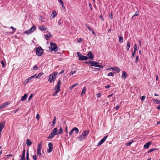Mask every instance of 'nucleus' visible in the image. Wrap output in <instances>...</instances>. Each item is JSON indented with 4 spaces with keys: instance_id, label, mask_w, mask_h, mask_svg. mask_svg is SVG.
<instances>
[{
    "instance_id": "obj_1",
    "label": "nucleus",
    "mask_w": 160,
    "mask_h": 160,
    "mask_svg": "<svg viewBox=\"0 0 160 160\" xmlns=\"http://www.w3.org/2000/svg\"><path fill=\"white\" fill-rule=\"evenodd\" d=\"M89 131L88 130L84 131L82 134L78 138V140L79 141H81L84 138H85L88 134Z\"/></svg>"
},
{
    "instance_id": "obj_2",
    "label": "nucleus",
    "mask_w": 160,
    "mask_h": 160,
    "mask_svg": "<svg viewBox=\"0 0 160 160\" xmlns=\"http://www.w3.org/2000/svg\"><path fill=\"white\" fill-rule=\"evenodd\" d=\"M84 63H85L87 64H90L91 66H94L95 67H98L99 68H102L103 67V66L98 65L99 63L98 62H95L89 61L88 62L86 61L84 62Z\"/></svg>"
},
{
    "instance_id": "obj_3",
    "label": "nucleus",
    "mask_w": 160,
    "mask_h": 160,
    "mask_svg": "<svg viewBox=\"0 0 160 160\" xmlns=\"http://www.w3.org/2000/svg\"><path fill=\"white\" fill-rule=\"evenodd\" d=\"M58 73L57 72H54L49 75L48 81L51 83L52 81H54L56 78V76L57 75Z\"/></svg>"
},
{
    "instance_id": "obj_4",
    "label": "nucleus",
    "mask_w": 160,
    "mask_h": 160,
    "mask_svg": "<svg viewBox=\"0 0 160 160\" xmlns=\"http://www.w3.org/2000/svg\"><path fill=\"white\" fill-rule=\"evenodd\" d=\"M34 50L36 52V54L39 56H40L43 54V50L42 48L40 47H38L35 48Z\"/></svg>"
},
{
    "instance_id": "obj_5",
    "label": "nucleus",
    "mask_w": 160,
    "mask_h": 160,
    "mask_svg": "<svg viewBox=\"0 0 160 160\" xmlns=\"http://www.w3.org/2000/svg\"><path fill=\"white\" fill-rule=\"evenodd\" d=\"M50 46L51 47V48L52 51L55 52L57 51H58V48L56 45V44L52 42H50Z\"/></svg>"
},
{
    "instance_id": "obj_6",
    "label": "nucleus",
    "mask_w": 160,
    "mask_h": 160,
    "mask_svg": "<svg viewBox=\"0 0 160 160\" xmlns=\"http://www.w3.org/2000/svg\"><path fill=\"white\" fill-rule=\"evenodd\" d=\"M36 28V27L35 25H33L30 29L28 31H25L24 33L26 34H29L32 33L33 32Z\"/></svg>"
},
{
    "instance_id": "obj_7",
    "label": "nucleus",
    "mask_w": 160,
    "mask_h": 160,
    "mask_svg": "<svg viewBox=\"0 0 160 160\" xmlns=\"http://www.w3.org/2000/svg\"><path fill=\"white\" fill-rule=\"evenodd\" d=\"M74 131L75 132V133L78 134L79 132L78 129L76 127H74L69 132V136H71L72 135Z\"/></svg>"
},
{
    "instance_id": "obj_8",
    "label": "nucleus",
    "mask_w": 160,
    "mask_h": 160,
    "mask_svg": "<svg viewBox=\"0 0 160 160\" xmlns=\"http://www.w3.org/2000/svg\"><path fill=\"white\" fill-rule=\"evenodd\" d=\"M49 148L47 149V152L49 153L52 152L53 149V146L52 143L50 142L48 144Z\"/></svg>"
},
{
    "instance_id": "obj_9",
    "label": "nucleus",
    "mask_w": 160,
    "mask_h": 160,
    "mask_svg": "<svg viewBox=\"0 0 160 160\" xmlns=\"http://www.w3.org/2000/svg\"><path fill=\"white\" fill-rule=\"evenodd\" d=\"M108 135L105 136L103 138H102L98 143L97 146H100L102 144V143L105 141L108 138Z\"/></svg>"
},
{
    "instance_id": "obj_10",
    "label": "nucleus",
    "mask_w": 160,
    "mask_h": 160,
    "mask_svg": "<svg viewBox=\"0 0 160 160\" xmlns=\"http://www.w3.org/2000/svg\"><path fill=\"white\" fill-rule=\"evenodd\" d=\"M88 59H89L90 60L93 59L94 58L93 55L92 54V52L91 51L89 52L87 54Z\"/></svg>"
},
{
    "instance_id": "obj_11",
    "label": "nucleus",
    "mask_w": 160,
    "mask_h": 160,
    "mask_svg": "<svg viewBox=\"0 0 160 160\" xmlns=\"http://www.w3.org/2000/svg\"><path fill=\"white\" fill-rule=\"evenodd\" d=\"M42 141H41V143H38V148L37 149V152H40L41 151L42 149Z\"/></svg>"
},
{
    "instance_id": "obj_12",
    "label": "nucleus",
    "mask_w": 160,
    "mask_h": 160,
    "mask_svg": "<svg viewBox=\"0 0 160 160\" xmlns=\"http://www.w3.org/2000/svg\"><path fill=\"white\" fill-rule=\"evenodd\" d=\"M5 121L2 122V123L0 122V135L1 134V132L2 131V129L5 126Z\"/></svg>"
},
{
    "instance_id": "obj_13",
    "label": "nucleus",
    "mask_w": 160,
    "mask_h": 160,
    "mask_svg": "<svg viewBox=\"0 0 160 160\" xmlns=\"http://www.w3.org/2000/svg\"><path fill=\"white\" fill-rule=\"evenodd\" d=\"M111 69H112L113 70L116 71L118 73L120 71V69L119 68L115 67H112L110 69H107V70H110Z\"/></svg>"
},
{
    "instance_id": "obj_14",
    "label": "nucleus",
    "mask_w": 160,
    "mask_h": 160,
    "mask_svg": "<svg viewBox=\"0 0 160 160\" xmlns=\"http://www.w3.org/2000/svg\"><path fill=\"white\" fill-rule=\"evenodd\" d=\"M61 84V80L59 79L58 83L55 87V89L58 90L60 91V85Z\"/></svg>"
},
{
    "instance_id": "obj_15",
    "label": "nucleus",
    "mask_w": 160,
    "mask_h": 160,
    "mask_svg": "<svg viewBox=\"0 0 160 160\" xmlns=\"http://www.w3.org/2000/svg\"><path fill=\"white\" fill-rule=\"evenodd\" d=\"M151 142H148L147 143H146L144 146V148H145L148 149L149 146L151 144Z\"/></svg>"
},
{
    "instance_id": "obj_16",
    "label": "nucleus",
    "mask_w": 160,
    "mask_h": 160,
    "mask_svg": "<svg viewBox=\"0 0 160 160\" xmlns=\"http://www.w3.org/2000/svg\"><path fill=\"white\" fill-rule=\"evenodd\" d=\"M57 14L56 13V11L53 10L52 12V13L51 15V18H53L54 17H55L57 15Z\"/></svg>"
},
{
    "instance_id": "obj_17",
    "label": "nucleus",
    "mask_w": 160,
    "mask_h": 160,
    "mask_svg": "<svg viewBox=\"0 0 160 160\" xmlns=\"http://www.w3.org/2000/svg\"><path fill=\"white\" fill-rule=\"evenodd\" d=\"M27 94H25L22 97L20 100L22 101H25L27 99Z\"/></svg>"
},
{
    "instance_id": "obj_18",
    "label": "nucleus",
    "mask_w": 160,
    "mask_h": 160,
    "mask_svg": "<svg viewBox=\"0 0 160 160\" xmlns=\"http://www.w3.org/2000/svg\"><path fill=\"white\" fill-rule=\"evenodd\" d=\"M38 28L40 30L43 31L44 30H46L47 29V28L44 27V25H42L39 27Z\"/></svg>"
},
{
    "instance_id": "obj_19",
    "label": "nucleus",
    "mask_w": 160,
    "mask_h": 160,
    "mask_svg": "<svg viewBox=\"0 0 160 160\" xmlns=\"http://www.w3.org/2000/svg\"><path fill=\"white\" fill-rule=\"evenodd\" d=\"M52 133L53 134L54 136L55 135H58V132H57V128H54L52 131Z\"/></svg>"
},
{
    "instance_id": "obj_20",
    "label": "nucleus",
    "mask_w": 160,
    "mask_h": 160,
    "mask_svg": "<svg viewBox=\"0 0 160 160\" xmlns=\"http://www.w3.org/2000/svg\"><path fill=\"white\" fill-rule=\"evenodd\" d=\"M127 76V75L126 74V72L125 71H123L122 73V78L125 79Z\"/></svg>"
},
{
    "instance_id": "obj_21",
    "label": "nucleus",
    "mask_w": 160,
    "mask_h": 160,
    "mask_svg": "<svg viewBox=\"0 0 160 160\" xmlns=\"http://www.w3.org/2000/svg\"><path fill=\"white\" fill-rule=\"evenodd\" d=\"M26 143L28 146H30L32 144V142L31 140L28 139L27 140Z\"/></svg>"
},
{
    "instance_id": "obj_22",
    "label": "nucleus",
    "mask_w": 160,
    "mask_h": 160,
    "mask_svg": "<svg viewBox=\"0 0 160 160\" xmlns=\"http://www.w3.org/2000/svg\"><path fill=\"white\" fill-rule=\"evenodd\" d=\"M26 160H30L28 150L27 151Z\"/></svg>"
},
{
    "instance_id": "obj_23",
    "label": "nucleus",
    "mask_w": 160,
    "mask_h": 160,
    "mask_svg": "<svg viewBox=\"0 0 160 160\" xmlns=\"http://www.w3.org/2000/svg\"><path fill=\"white\" fill-rule=\"evenodd\" d=\"M78 85V83H76L72 84L71 86H70L69 87V90L72 89L74 87Z\"/></svg>"
},
{
    "instance_id": "obj_24",
    "label": "nucleus",
    "mask_w": 160,
    "mask_h": 160,
    "mask_svg": "<svg viewBox=\"0 0 160 160\" xmlns=\"http://www.w3.org/2000/svg\"><path fill=\"white\" fill-rule=\"evenodd\" d=\"M119 42L120 43H121L123 42V37L122 36H118Z\"/></svg>"
},
{
    "instance_id": "obj_25",
    "label": "nucleus",
    "mask_w": 160,
    "mask_h": 160,
    "mask_svg": "<svg viewBox=\"0 0 160 160\" xmlns=\"http://www.w3.org/2000/svg\"><path fill=\"white\" fill-rule=\"evenodd\" d=\"M63 130L61 127H60V128L58 130V132H57L58 134H60L62 133Z\"/></svg>"
},
{
    "instance_id": "obj_26",
    "label": "nucleus",
    "mask_w": 160,
    "mask_h": 160,
    "mask_svg": "<svg viewBox=\"0 0 160 160\" xmlns=\"http://www.w3.org/2000/svg\"><path fill=\"white\" fill-rule=\"evenodd\" d=\"M77 55H78V57H79L78 60H80L81 59L82 57V56L80 52H77Z\"/></svg>"
},
{
    "instance_id": "obj_27",
    "label": "nucleus",
    "mask_w": 160,
    "mask_h": 160,
    "mask_svg": "<svg viewBox=\"0 0 160 160\" xmlns=\"http://www.w3.org/2000/svg\"><path fill=\"white\" fill-rule=\"evenodd\" d=\"M133 142V140H132L128 142L127 143L125 144L127 146H130L131 145Z\"/></svg>"
},
{
    "instance_id": "obj_28",
    "label": "nucleus",
    "mask_w": 160,
    "mask_h": 160,
    "mask_svg": "<svg viewBox=\"0 0 160 160\" xmlns=\"http://www.w3.org/2000/svg\"><path fill=\"white\" fill-rule=\"evenodd\" d=\"M54 136V135L51 132V133L48 137L47 138H52Z\"/></svg>"
},
{
    "instance_id": "obj_29",
    "label": "nucleus",
    "mask_w": 160,
    "mask_h": 160,
    "mask_svg": "<svg viewBox=\"0 0 160 160\" xmlns=\"http://www.w3.org/2000/svg\"><path fill=\"white\" fill-rule=\"evenodd\" d=\"M88 59L87 56H82L80 60H87Z\"/></svg>"
},
{
    "instance_id": "obj_30",
    "label": "nucleus",
    "mask_w": 160,
    "mask_h": 160,
    "mask_svg": "<svg viewBox=\"0 0 160 160\" xmlns=\"http://www.w3.org/2000/svg\"><path fill=\"white\" fill-rule=\"evenodd\" d=\"M43 74V73H39L38 75L36 77V78H39L41 77Z\"/></svg>"
},
{
    "instance_id": "obj_31",
    "label": "nucleus",
    "mask_w": 160,
    "mask_h": 160,
    "mask_svg": "<svg viewBox=\"0 0 160 160\" xmlns=\"http://www.w3.org/2000/svg\"><path fill=\"white\" fill-rule=\"evenodd\" d=\"M114 74H116V72L112 73V72H110L108 73V76H114Z\"/></svg>"
},
{
    "instance_id": "obj_32",
    "label": "nucleus",
    "mask_w": 160,
    "mask_h": 160,
    "mask_svg": "<svg viewBox=\"0 0 160 160\" xmlns=\"http://www.w3.org/2000/svg\"><path fill=\"white\" fill-rule=\"evenodd\" d=\"M60 91L56 89V91L54 92L52 96H54L56 95V94H57V93L58 92Z\"/></svg>"
},
{
    "instance_id": "obj_33",
    "label": "nucleus",
    "mask_w": 160,
    "mask_h": 160,
    "mask_svg": "<svg viewBox=\"0 0 160 160\" xmlns=\"http://www.w3.org/2000/svg\"><path fill=\"white\" fill-rule=\"evenodd\" d=\"M56 121V117H54V119L53 120V122H52V123L53 124V125H54L55 124Z\"/></svg>"
},
{
    "instance_id": "obj_34",
    "label": "nucleus",
    "mask_w": 160,
    "mask_h": 160,
    "mask_svg": "<svg viewBox=\"0 0 160 160\" xmlns=\"http://www.w3.org/2000/svg\"><path fill=\"white\" fill-rule=\"evenodd\" d=\"M130 45H131V43H130V42H127V50H129V49L130 48Z\"/></svg>"
},
{
    "instance_id": "obj_35",
    "label": "nucleus",
    "mask_w": 160,
    "mask_h": 160,
    "mask_svg": "<svg viewBox=\"0 0 160 160\" xmlns=\"http://www.w3.org/2000/svg\"><path fill=\"white\" fill-rule=\"evenodd\" d=\"M25 154H22L21 156L20 160H25Z\"/></svg>"
},
{
    "instance_id": "obj_36",
    "label": "nucleus",
    "mask_w": 160,
    "mask_h": 160,
    "mask_svg": "<svg viewBox=\"0 0 160 160\" xmlns=\"http://www.w3.org/2000/svg\"><path fill=\"white\" fill-rule=\"evenodd\" d=\"M139 14V12L138 11L136 12L134 15L132 16V18H133L134 16H138Z\"/></svg>"
},
{
    "instance_id": "obj_37",
    "label": "nucleus",
    "mask_w": 160,
    "mask_h": 160,
    "mask_svg": "<svg viewBox=\"0 0 160 160\" xmlns=\"http://www.w3.org/2000/svg\"><path fill=\"white\" fill-rule=\"evenodd\" d=\"M9 104V103H8V102H5V103H2V104L3 105V106L4 108L6 106H7V105H8Z\"/></svg>"
},
{
    "instance_id": "obj_38",
    "label": "nucleus",
    "mask_w": 160,
    "mask_h": 160,
    "mask_svg": "<svg viewBox=\"0 0 160 160\" xmlns=\"http://www.w3.org/2000/svg\"><path fill=\"white\" fill-rule=\"evenodd\" d=\"M86 91V87H84L82 90V93H85Z\"/></svg>"
},
{
    "instance_id": "obj_39",
    "label": "nucleus",
    "mask_w": 160,
    "mask_h": 160,
    "mask_svg": "<svg viewBox=\"0 0 160 160\" xmlns=\"http://www.w3.org/2000/svg\"><path fill=\"white\" fill-rule=\"evenodd\" d=\"M39 19L40 20L41 22H44V18L41 16H40Z\"/></svg>"
},
{
    "instance_id": "obj_40",
    "label": "nucleus",
    "mask_w": 160,
    "mask_h": 160,
    "mask_svg": "<svg viewBox=\"0 0 160 160\" xmlns=\"http://www.w3.org/2000/svg\"><path fill=\"white\" fill-rule=\"evenodd\" d=\"M38 69V68L37 65H35L33 67V70H37Z\"/></svg>"
},
{
    "instance_id": "obj_41",
    "label": "nucleus",
    "mask_w": 160,
    "mask_h": 160,
    "mask_svg": "<svg viewBox=\"0 0 160 160\" xmlns=\"http://www.w3.org/2000/svg\"><path fill=\"white\" fill-rule=\"evenodd\" d=\"M110 17L111 20L113 19V13L112 12H111L109 15Z\"/></svg>"
},
{
    "instance_id": "obj_42",
    "label": "nucleus",
    "mask_w": 160,
    "mask_h": 160,
    "mask_svg": "<svg viewBox=\"0 0 160 160\" xmlns=\"http://www.w3.org/2000/svg\"><path fill=\"white\" fill-rule=\"evenodd\" d=\"M155 101L156 102V103L159 104H160V100H157L156 99L155 100Z\"/></svg>"
},
{
    "instance_id": "obj_43",
    "label": "nucleus",
    "mask_w": 160,
    "mask_h": 160,
    "mask_svg": "<svg viewBox=\"0 0 160 160\" xmlns=\"http://www.w3.org/2000/svg\"><path fill=\"white\" fill-rule=\"evenodd\" d=\"M29 81L28 79H26L24 82L23 84L25 85H26L27 83Z\"/></svg>"
},
{
    "instance_id": "obj_44",
    "label": "nucleus",
    "mask_w": 160,
    "mask_h": 160,
    "mask_svg": "<svg viewBox=\"0 0 160 160\" xmlns=\"http://www.w3.org/2000/svg\"><path fill=\"white\" fill-rule=\"evenodd\" d=\"M1 63L2 64V68H3L5 66V64L3 61H1Z\"/></svg>"
},
{
    "instance_id": "obj_45",
    "label": "nucleus",
    "mask_w": 160,
    "mask_h": 160,
    "mask_svg": "<svg viewBox=\"0 0 160 160\" xmlns=\"http://www.w3.org/2000/svg\"><path fill=\"white\" fill-rule=\"evenodd\" d=\"M33 159L34 160H37V157L36 155H34L32 157Z\"/></svg>"
},
{
    "instance_id": "obj_46",
    "label": "nucleus",
    "mask_w": 160,
    "mask_h": 160,
    "mask_svg": "<svg viewBox=\"0 0 160 160\" xmlns=\"http://www.w3.org/2000/svg\"><path fill=\"white\" fill-rule=\"evenodd\" d=\"M76 72V71H71L70 73V76H71V75H73V74L75 72Z\"/></svg>"
},
{
    "instance_id": "obj_47",
    "label": "nucleus",
    "mask_w": 160,
    "mask_h": 160,
    "mask_svg": "<svg viewBox=\"0 0 160 160\" xmlns=\"http://www.w3.org/2000/svg\"><path fill=\"white\" fill-rule=\"evenodd\" d=\"M134 51H136L138 49H137V45L136 44H135L134 45Z\"/></svg>"
},
{
    "instance_id": "obj_48",
    "label": "nucleus",
    "mask_w": 160,
    "mask_h": 160,
    "mask_svg": "<svg viewBox=\"0 0 160 160\" xmlns=\"http://www.w3.org/2000/svg\"><path fill=\"white\" fill-rule=\"evenodd\" d=\"M146 98V97L145 96H143L141 97V99L142 101H143Z\"/></svg>"
},
{
    "instance_id": "obj_49",
    "label": "nucleus",
    "mask_w": 160,
    "mask_h": 160,
    "mask_svg": "<svg viewBox=\"0 0 160 160\" xmlns=\"http://www.w3.org/2000/svg\"><path fill=\"white\" fill-rule=\"evenodd\" d=\"M33 96V94H31V95H30V96H29V98H28V100L29 101L31 100V99L32 98V97Z\"/></svg>"
},
{
    "instance_id": "obj_50",
    "label": "nucleus",
    "mask_w": 160,
    "mask_h": 160,
    "mask_svg": "<svg viewBox=\"0 0 160 160\" xmlns=\"http://www.w3.org/2000/svg\"><path fill=\"white\" fill-rule=\"evenodd\" d=\"M153 151H154V150H153V148L151 149L148 151V153H150Z\"/></svg>"
},
{
    "instance_id": "obj_51",
    "label": "nucleus",
    "mask_w": 160,
    "mask_h": 160,
    "mask_svg": "<svg viewBox=\"0 0 160 160\" xmlns=\"http://www.w3.org/2000/svg\"><path fill=\"white\" fill-rule=\"evenodd\" d=\"M44 36H45V38L46 39V40H48V39L49 38H48V37H49V36L48 35V34H44Z\"/></svg>"
},
{
    "instance_id": "obj_52",
    "label": "nucleus",
    "mask_w": 160,
    "mask_h": 160,
    "mask_svg": "<svg viewBox=\"0 0 160 160\" xmlns=\"http://www.w3.org/2000/svg\"><path fill=\"white\" fill-rule=\"evenodd\" d=\"M82 39L81 38H78V42L79 43H81L82 42Z\"/></svg>"
},
{
    "instance_id": "obj_53",
    "label": "nucleus",
    "mask_w": 160,
    "mask_h": 160,
    "mask_svg": "<svg viewBox=\"0 0 160 160\" xmlns=\"http://www.w3.org/2000/svg\"><path fill=\"white\" fill-rule=\"evenodd\" d=\"M36 119L38 120L39 119V115L38 114L36 115Z\"/></svg>"
},
{
    "instance_id": "obj_54",
    "label": "nucleus",
    "mask_w": 160,
    "mask_h": 160,
    "mask_svg": "<svg viewBox=\"0 0 160 160\" xmlns=\"http://www.w3.org/2000/svg\"><path fill=\"white\" fill-rule=\"evenodd\" d=\"M136 51H134L132 52V57H134V55L136 53Z\"/></svg>"
},
{
    "instance_id": "obj_55",
    "label": "nucleus",
    "mask_w": 160,
    "mask_h": 160,
    "mask_svg": "<svg viewBox=\"0 0 160 160\" xmlns=\"http://www.w3.org/2000/svg\"><path fill=\"white\" fill-rule=\"evenodd\" d=\"M37 154L40 157L41 156V152H37Z\"/></svg>"
},
{
    "instance_id": "obj_56",
    "label": "nucleus",
    "mask_w": 160,
    "mask_h": 160,
    "mask_svg": "<svg viewBox=\"0 0 160 160\" xmlns=\"http://www.w3.org/2000/svg\"><path fill=\"white\" fill-rule=\"evenodd\" d=\"M89 6L90 7V9H91V10H92V4L91 3H89Z\"/></svg>"
},
{
    "instance_id": "obj_57",
    "label": "nucleus",
    "mask_w": 160,
    "mask_h": 160,
    "mask_svg": "<svg viewBox=\"0 0 160 160\" xmlns=\"http://www.w3.org/2000/svg\"><path fill=\"white\" fill-rule=\"evenodd\" d=\"M110 86L109 85H107L105 87L106 88H109L110 87Z\"/></svg>"
},
{
    "instance_id": "obj_58",
    "label": "nucleus",
    "mask_w": 160,
    "mask_h": 160,
    "mask_svg": "<svg viewBox=\"0 0 160 160\" xmlns=\"http://www.w3.org/2000/svg\"><path fill=\"white\" fill-rule=\"evenodd\" d=\"M3 106V105L2 104H1L0 105V110L4 108V107Z\"/></svg>"
},
{
    "instance_id": "obj_59",
    "label": "nucleus",
    "mask_w": 160,
    "mask_h": 160,
    "mask_svg": "<svg viewBox=\"0 0 160 160\" xmlns=\"http://www.w3.org/2000/svg\"><path fill=\"white\" fill-rule=\"evenodd\" d=\"M58 1L60 2L61 4L62 5H63V2L62 1V0H58Z\"/></svg>"
},
{
    "instance_id": "obj_60",
    "label": "nucleus",
    "mask_w": 160,
    "mask_h": 160,
    "mask_svg": "<svg viewBox=\"0 0 160 160\" xmlns=\"http://www.w3.org/2000/svg\"><path fill=\"white\" fill-rule=\"evenodd\" d=\"M97 97L99 98L101 96V94L100 93H98L97 94Z\"/></svg>"
},
{
    "instance_id": "obj_61",
    "label": "nucleus",
    "mask_w": 160,
    "mask_h": 160,
    "mask_svg": "<svg viewBox=\"0 0 160 160\" xmlns=\"http://www.w3.org/2000/svg\"><path fill=\"white\" fill-rule=\"evenodd\" d=\"M139 45L140 46H141L142 45V42L141 40H139L138 41Z\"/></svg>"
},
{
    "instance_id": "obj_62",
    "label": "nucleus",
    "mask_w": 160,
    "mask_h": 160,
    "mask_svg": "<svg viewBox=\"0 0 160 160\" xmlns=\"http://www.w3.org/2000/svg\"><path fill=\"white\" fill-rule=\"evenodd\" d=\"M87 27L90 31H91V30H92V29L91 28H90L87 25Z\"/></svg>"
},
{
    "instance_id": "obj_63",
    "label": "nucleus",
    "mask_w": 160,
    "mask_h": 160,
    "mask_svg": "<svg viewBox=\"0 0 160 160\" xmlns=\"http://www.w3.org/2000/svg\"><path fill=\"white\" fill-rule=\"evenodd\" d=\"M64 70H62L61 71L59 72V74H61L63 73L64 72Z\"/></svg>"
},
{
    "instance_id": "obj_64",
    "label": "nucleus",
    "mask_w": 160,
    "mask_h": 160,
    "mask_svg": "<svg viewBox=\"0 0 160 160\" xmlns=\"http://www.w3.org/2000/svg\"><path fill=\"white\" fill-rule=\"evenodd\" d=\"M119 106L117 105V106L116 107H115V109H116V110H117V109H118L119 108Z\"/></svg>"
}]
</instances>
